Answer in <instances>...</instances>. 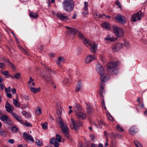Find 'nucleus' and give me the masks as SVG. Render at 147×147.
<instances>
[{"mask_svg":"<svg viewBox=\"0 0 147 147\" xmlns=\"http://www.w3.org/2000/svg\"><path fill=\"white\" fill-rule=\"evenodd\" d=\"M104 15L102 14L100 15V13H96L94 14V16L95 18H98L100 17H102Z\"/></svg>","mask_w":147,"mask_h":147,"instance_id":"nucleus-43","label":"nucleus"},{"mask_svg":"<svg viewBox=\"0 0 147 147\" xmlns=\"http://www.w3.org/2000/svg\"><path fill=\"white\" fill-rule=\"evenodd\" d=\"M29 16L31 18L34 19L37 18L39 16L37 13L34 12H30L29 13Z\"/></svg>","mask_w":147,"mask_h":147,"instance_id":"nucleus-23","label":"nucleus"},{"mask_svg":"<svg viewBox=\"0 0 147 147\" xmlns=\"http://www.w3.org/2000/svg\"><path fill=\"white\" fill-rule=\"evenodd\" d=\"M115 18L117 21L122 24H124L125 22V17L121 15H117L115 16Z\"/></svg>","mask_w":147,"mask_h":147,"instance_id":"nucleus-10","label":"nucleus"},{"mask_svg":"<svg viewBox=\"0 0 147 147\" xmlns=\"http://www.w3.org/2000/svg\"><path fill=\"white\" fill-rule=\"evenodd\" d=\"M22 124L27 127H31L32 126V124L30 123H28L27 121L24 122L23 121V123H22Z\"/></svg>","mask_w":147,"mask_h":147,"instance_id":"nucleus-38","label":"nucleus"},{"mask_svg":"<svg viewBox=\"0 0 147 147\" xmlns=\"http://www.w3.org/2000/svg\"><path fill=\"white\" fill-rule=\"evenodd\" d=\"M7 142L9 143L13 144L14 142V140L13 139H9L8 140Z\"/></svg>","mask_w":147,"mask_h":147,"instance_id":"nucleus-53","label":"nucleus"},{"mask_svg":"<svg viewBox=\"0 0 147 147\" xmlns=\"http://www.w3.org/2000/svg\"><path fill=\"white\" fill-rule=\"evenodd\" d=\"M135 127L133 126L130 128L129 130V134L131 135H134L136 133L135 131Z\"/></svg>","mask_w":147,"mask_h":147,"instance_id":"nucleus-25","label":"nucleus"},{"mask_svg":"<svg viewBox=\"0 0 147 147\" xmlns=\"http://www.w3.org/2000/svg\"><path fill=\"white\" fill-rule=\"evenodd\" d=\"M104 40L105 42L109 41L113 42L115 41V39L113 37H110V35H108L104 38Z\"/></svg>","mask_w":147,"mask_h":147,"instance_id":"nucleus-24","label":"nucleus"},{"mask_svg":"<svg viewBox=\"0 0 147 147\" xmlns=\"http://www.w3.org/2000/svg\"><path fill=\"white\" fill-rule=\"evenodd\" d=\"M116 129L119 131H123V128L119 125H117L116 127Z\"/></svg>","mask_w":147,"mask_h":147,"instance_id":"nucleus-47","label":"nucleus"},{"mask_svg":"<svg viewBox=\"0 0 147 147\" xmlns=\"http://www.w3.org/2000/svg\"><path fill=\"white\" fill-rule=\"evenodd\" d=\"M81 83L80 82H78L76 86V92L80 91L82 89Z\"/></svg>","mask_w":147,"mask_h":147,"instance_id":"nucleus-27","label":"nucleus"},{"mask_svg":"<svg viewBox=\"0 0 147 147\" xmlns=\"http://www.w3.org/2000/svg\"><path fill=\"white\" fill-rule=\"evenodd\" d=\"M13 104L16 107H19L20 106V104L18 101L16 99H13Z\"/></svg>","mask_w":147,"mask_h":147,"instance_id":"nucleus-41","label":"nucleus"},{"mask_svg":"<svg viewBox=\"0 0 147 147\" xmlns=\"http://www.w3.org/2000/svg\"><path fill=\"white\" fill-rule=\"evenodd\" d=\"M7 135V133L6 131L3 130H0V135L3 137H5Z\"/></svg>","mask_w":147,"mask_h":147,"instance_id":"nucleus-36","label":"nucleus"},{"mask_svg":"<svg viewBox=\"0 0 147 147\" xmlns=\"http://www.w3.org/2000/svg\"><path fill=\"white\" fill-rule=\"evenodd\" d=\"M23 137L26 140H29L32 142H34V140L32 136L30 134L24 132L23 134Z\"/></svg>","mask_w":147,"mask_h":147,"instance_id":"nucleus-15","label":"nucleus"},{"mask_svg":"<svg viewBox=\"0 0 147 147\" xmlns=\"http://www.w3.org/2000/svg\"><path fill=\"white\" fill-rule=\"evenodd\" d=\"M105 82H102L101 81L99 84L100 86V96L102 98L103 97V94L105 93V90L104 87V83Z\"/></svg>","mask_w":147,"mask_h":147,"instance_id":"nucleus-13","label":"nucleus"},{"mask_svg":"<svg viewBox=\"0 0 147 147\" xmlns=\"http://www.w3.org/2000/svg\"><path fill=\"white\" fill-rule=\"evenodd\" d=\"M30 89L31 91L34 93H36L40 91V89L39 88H35L32 87H30Z\"/></svg>","mask_w":147,"mask_h":147,"instance_id":"nucleus-29","label":"nucleus"},{"mask_svg":"<svg viewBox=\"0 0 147 147\" xmlns=\"http://www.w3.org/2000/svg\"><path fill=\"white\" fill-rule=\"evenodd\" d=\"M125 45L127 48H128L129 46V44L128 42H126Z\"/></svg>","mask_w":147,"mask_h":147,"instance_id":"nucleus-63","label":"nucleus"},{"mask_svg":"<svg viewBox=\"0 0 147 147\" xmlns=\"http://www.w3.org/2000/svg\"><path fill=\"white\" fill-rule=\"evenodd\" d=\"M21 76V74L20 73H16L14 75L15 78L17 79H18Z\"/></svg>","mask_w":147,"mask_h":147,"instance_id":"nucleus-49","label":"nucleus"},{"mask_svg":"<svg viewBox=\"0 0 147 147\" xmlns=\"http://www.w3.org/2000/svg\"><path fill=\"white\" fill-rule=\"evenodd\" d=\"M78 36L79 38L81 39H82L84 38V36L83 34L80 32H79Z\"/></svg>","mask_w":147,"mask_h":147,"instance_id":"nucleus-48","label":"nucleus"},{"mask_svg":"<svg viewBox=\"0 0 147 147\" xmlns=\"http://www.w3.org/2000/svg\"><path fill=\"white\" fill-rule=\"evenodd\" d=\"M74 5L72 0H64L62 3L63 8L67 12H70L72 11Z\"/></svg>","mask_w":147,"mask_h":147,"instance_id":"nucleus-2","label":"nucleus"},{"mask_svg":"<svg viewBox=\"0 0 147 147\" xmlns=\"http://www.w3.org/2000/svg\"><path fill=\"white\" fill-rule=\"evenodd\" d=\"M41 125L42 127V128L45 129L46 130L47 128V122H45L44 123H42Z\"/></svg>","mask_w":147,"mask_h":147,"instance_id":"nucleus-42","label":"nucleus"},{"mask_svg":"<svg viewBox=\"0 0 147 147\" xmlns=\"http://www.w3.org/2000/svg\"><path fill=\"white\" fill-rule=\"evenodd\" d=\"M16 89L15 88H13L12 89L11 91H12V93H13V94H15L16 92Z\"/></svg>","mask_w":147,"mask_h":147,"instance_id":"nucleus-64","label":"nucleus"},{"mask_svg":"<svg viewBox=\"0 0 147 147\" xmlns=\"http://www.w3.org/2000/svg\"><path fill=\"white\" fill-rule=\"evenodd\" d=\"M96 57L95 55H90L87 56L85 59V61L86 63H88L95 59Z\"/></svg>","mask_w":147,"mask_h":147,"instance_id":"nucleus-17","label":"nucleus"},{"mask_svg":"<svg viewBox=\"0 0 147 147\" xmlns=\"http://www.w3.org/2000/svg\"><path fill=\"white\" fill-rule=\"evenodd\" d=\"M4 86L2 84H0V88L2 90H3L4 89Z\"/></svg>","mask_w":147,"mask_h":147,"instance_id":"nucleus-62","label":"nucleus"},{"mask_svg":"<svg viewBox=\"0 0 147 147\" xmlns=\"http://www.w3.org/2000/svg\"><path fill=\"white\" fill-rule=\"evenodd\" d=\"M30 80L28 82V84H30L32 82H33L34 81V80L32 79L31 77H30L29 78Z\"/></svg>","mask_w":147,"mask_h":147,"instance_id":"nucleus-61","label":"nucleus"},{"mask_svg":"<svg viewBox=\"0 0 147 147\" xmlns=\"http://www.w3.org/2000/svg\"><path fill=\"white\" fill-rule=\"evenodd\" d=\"M107 118H108L111 121H114V119L112 117V116L111 115Z\"/></svg>","mask_w":147,"mask_h":147,"instance_id":"nucleus-57","label":"nucleus"},{"mask_svg":"<svg viewBox=\"0 0 147 147\" xmlns=\"http://www.w3.org/2000/svg\"><path fill=\"white\" fill-rule=\"evenodd\" d=\"M96 71L100 75V80L102 82H106L110 78L109 75L104 74V69L103 66L100 64H98L96 67Z\"/></svg>","mask_w":147,"mask_h":147,"instance_id":"nucleus-1","label":"nucleus"},{"mask_svg":"<svg viewBox=\"0 0 147 147\" xmlns=\"http://www.w3.org/2000/svg\"><path fill=\"white\" fill-rule=\"evenodd\" d=\"M116 3L117 5H118L119 8H121V4L120 2L118 1H116Z\"/></svg>","mask_w":147,"mask_h":147,"instance_id":"nucleus-56","label":"nucleus"},{"mask_svg":"<svg viewBox=\"0 0 147 147\" xmlns=\"http://www.w3.org/2000/svg\"><path fill=\"white\" fill-rule=\"evenodd\" d=\"M56 141L55 138H51L50 140V142L51 144H54L56 142Z\"/></svg>","mask_w":147,"mask_h":147,"instance_id":"nucleus-46","label":"nucleus"},{"mask_svg":"<svg viewBox=\"0 0 147 147\" xmlns=\"http://www.w3.org/2000/svg\"><path fill=\"white\" fill-rule=\"evenodd\" d=\"M118 65L117 62L116 61H112L107 64V71H111V69L116 68Z\"/></svg>","mask_w":147,"mask_h":147,"instance_id":"nucleus-8","label":"nucleus"},{"mask_svg":"<svg viewBox=\"0 0 147 147\" xmlns=\"http://www.w3.org/2000/svg\"><path fill=\"white\" fill-rule=\"evenodd\" d=\"M17 147H27V146L25 144H20Z\"/></svg>","mask_w":147,"mask_h":147,"instance_id":"nucleus-60","label":"nucleus"},{"mask_svg":"<svg viewBox=\"0 0 147 147\" xmlns=\"http://www.w3.org/2000/svg\"><path fill=\"white\" fill-rule=\"evenodd\" d=\"M9 118L8 116L6 115H2L0 117V119L2 121H4V122L7 120Z\"/></svg>","mask_w":147,"mask_h":147,"instance_id":"nucleus-30","label":"nucleus"},{"mask_svg":"<svg viewBox=\"0 0 147 147\" xmlns=\"http://www.w3.org/2000/svg\"><path fill=\"white\" fill-rule=\"evenodd\" d=\"M66 29L68 30L66 34L69 36H71V35H75L77 33L78 31L77 29L66 26Z\"/></svg>","mask_w":147,"mask_h":147,"instance_id":"nucleus-9","label":"nucleus"},{"mask_svg":"<svg viewBox=\"0 0 147 147\" xmlns=\"http://www.w3.org/2000/svg\"><path fill=\"white\" fill-rule=\"evenodd\" d=\"M45 69L49 73V74H46L45 76H43L44 79L48 81H50L51 80L52 77L51 76V75L53 74H55L56 72L53 70L50 69L47 66L45 67Z\"/></svg>","mask_w":147,"mask_h":147,"instance_id":"nucleus-4","label":"nucleus"},{"mask_svg":"<svg viewBox=\"0 0 147 147\" xmlns=\"http://www.w3.org/2000/svg\"><path fill=\"white\" fill-rule=\"evenodd\" d=\"M56 140L58 142H60L61 141V136L60 135L57 134L56 136Z\"/></svg>","mask_w":147,"mask_h":147,"instance_id":"nucleus-40","label":"nucleus"},{"mask_svg":"<svg viewBox=\"0 0 147 147\" xmlns=\"http://www.w3.org/2000/svg\"><path fill=\"white\" fill-rule=\"evenodd\" d=\"M3 74L4 75L5 78H9V75L8 74V72L7 71H5L3 73Z\"/></svg>","mask_w":147,"mask_h":147,"instance_id":"nucleus-50","label":"nucleus"},{"mask_svg":"<svg viewBox=\"0 0 147 147\" xmlns=\"http://www.w3.org/2000/svg\"><path fill=\"white\" fill-rule=\"evenodd\" d=\"M23 98L26 100H28L30 99V98L28 96L24 95Z\"/></svg>","mask_w":147,"mask_h":147,"instance_id":"nucleus-58","label":"nucleus"},{"mask_svg":"<svg viewBox=\"0 0 147 147\" xmlns=\"http://www.w3.org/2000/svg\"><path fill=\"white\" fill-rule=\"evenodd\" d=\"M101 25L102 27L108 30H110L111 28V25L107 22L102 23Z\"/></svg>","mask_w":147,"mask_h":147,"instance_id":"nucleus-21","label":"nucleus"},{"mask_svg":"<svg viewBox=\"0 0 147 147\" xmlns=\"http://www.w3.org/2000/svg\"><path fill=\"white\" fill-rule=\"evenodd\" d=\"M123 47V45L121 43H117L113 45L112 49L113 51L116 52L120 50Z\"/></svg>","mask_w":147,"mask_h":147,"instance_id":"nucleus-11","label":"nucleus"},{"mask_svg":"<svg viewBox=\"0 0 147 147\" xmlns=\"http://www.w3.org/2000/svg\"><path fill=\"white\" fill-rule=\"evenodd\" d=\"M1 61H4V62H6L7 63V62H8V61L9 60L7 59H6L5 58H4L2 57V58H1Z\"/></svg>","mask_w":147,"mask_h":147,"instance_id":"nucleus-54","label":"nucleus"},{"mask_svg":"<svg viewBox=\"0 0 147 147\" xmlns=\"http://www.w3.org/2000/svg\"><path fill=\"white\" fill-rule=\"evenodd\" d=\"M4 123L10 125H13L12 122L11 120L9 118Z\"/></svg>","mask_w":147,"mask_h":147,"instance_id":"nucleus-37","label":"nucleus"},{"mask_svg":"<svg viewBox=\"0 0 147 147\" xmlns=\"http://www.w3.org/2000/svg\"><path fill=\"white\" fill-rule=\"evenodd\" d=\"M36 143L37 146H41L43 145L42 141L38 139L36 140Z\"/></svg>","mask_w":147,"mask_h":147,"instance_id":"nucleus-31","label":"nucleus"},{"mask_svg":"<svg viewBox=\"0 0 147 147\" xmlns=\"http://www.w3.org/2000/svg\"><path fill=\"white\" fill-rule=\"evenodd\" d=\"M104 125V123L103 122V121L101 120L98 122V124L96 125V126L98 128H101L102 126Z\"/></svg>","mask_w":147,"mask_h":147,"instance_id":"nucleus-33","label":"nucleus"},{"mask_svg":"<svg viewBox=\"0 0 147 147\" xmlns=\"http://www.w3.org/2000/svg\"><path fill=\"white\" fill-rule=\"evenodd\" d=\"M134 143L136 147H143L142 145L137 140L134 141Z\"/></svg>","mask_w":147,"mask_h":147,"instance_id":"nucleus-34","label":"nucleus"},{"mask_svg":"<svg viewBox=\"0 0 147 147\" xmlns=\"http://www.w3.org/2000/svg\"><path fill=\"white\" fill-rule=\"evenodd\" d=\"M83 43L87 47L90 45L92 43L89 39L86 38H85L84 39Z\"/></svg>","mask_w":147,"mask_h":147,"instance_id":"nucleus-28","label":"nucleus"},{"mask_svg":"<svg viewBox=\"0 0 147 147\" xmlns=\"http://www.w3.org/2000/svg\"><path fill=\"white\" fill-rule=\"evenodd\" d=\"M56 15L57 17L60 20L62 21H66L69 19L68 16H65L61 13H57Z\"/></svg>","mask_w":147,"mask_h":147,"instance_id":"nucleus-12","label":"nucleus"},{"mask_svg":"<svg viewBox=\"0 0 147 147\" xmlns=\"http://www.w3.org/2000/svg\"><path fill=\"white\" fill-rule=\"evenodd\" d=\"M5 107L7 111L8 112L12 111L13 109L12 108L11 106L10 105L9 103L7 104L5 106Z\"/></svg>","mask_w":147,"mask_h":147,"instance_id":"nucleus-26","label":"nucleus"},{"mask_svg":"<svg viewBox=\"0 0 147 147\" xmlns=\"http://www.w3.org/2000/svg\"><path fill=\"white\" fill-rule=\"evenodd\" d=\"M88 3L86 1L85 2H84V6L83 9V11L82 13L83 14L86 15L88 14Z\"/></svg>","mask_w":147,"mask_h":147,"instance_id":"nucleus-20","label":"nucleus"},{"mask_svg":"<svg viewBox=\"0 0 147 147\" xmlns=\"http://www.w3.org/2000/svg\"><path fill=\"white\" fill-rule=\"evenodd\" d=\"M99 59L103 63H105L106 61V59L105 58V57L102 55H100V56Z\"/></svg>","mask_w":147,"mask_h":147,"instance_id":"nucleus-35","label":"nucleus"},{"mask_svg":"<svg viewBox=\"0 0 147 147\" xmlns=\"http://www.w3.org/2000/svg\"><path fill=\"white\" fill-rule=\"evenodd\" d=\"M90 50L91 53H95L97 50V44L95 42H93L90 45Z\"/></svg>","mask_w":147,"mask_h":147,"instance_id":"nucleus-14","label":"nucleus"},{"mask_svg":"<svg viewBox=\"0 0 147 147\" xmlns=\"http://www.w3.org/2000/svg\"><path fill=\"white\" fill-rule=\"evenodd\" d=\"M113 31L115 35L119 37H122L124 34V31L121 28L114 26L113 28Z\"/></svg>","mask_w":147,"mask_h":147,"instance_id":"nucleus-5","label":"nucleus"},{"mask_svg":"<svg viewBox=\"0 0 147 147\" xmlns=\"http://www.w3.org/2000/svg\"><path fill=\"white\" fill-rule=\"evenodd\" d=\"M11 114L18 121L20 122L21 124L23 123V120L20 116L13 112Z\"/></svg>","mask_w":147,"mask_h":147,"instance_id":"nucleus-18","label":"nucleus"},{"mask_svg":"<svg viewBox=\"0 0 147 147\" xmlns=\"http://www.w3.org/2000/svg\"><path fill=\"white\" fill-rule=\"evenodd\" d=\"M7 63H8V65L10 66L13 69H15V67L13 65V64L10 62V61L9 60L8 61Z\"/></svg>","mask_w":147,"mask_h":147,"instance_id":"nucleus-44","label":"nucleus"},{"mask_svg":"<svg viewBox=\"0 0 147 147\" xmlns=\"http://www.w3.org/2000/svg\"><path fill=\"white\" fill-rule=\"evenodd\" d=\"M86 109L87 113L89 114L92 113L93 112L92 107L90 104H88L87 105Z\"/></svg>","mask_w":147,"mask_h":147,"instance_id":"nucleus-22","label":"nucleus"},{"mask_svg":"<svg viewBox=\"0 0 147 147\" xmlns=\"http://www.w3.org/2000/svg\"><path fill=\"white\" fill-rule=\"evenodd\" d=\"M76 114L78 118L79 119H84L86 117L85 113L82 112H79Z\"/></svg>","mask_w":147,"mask_h":147,"instance_id":"nucleus-19","label":"nucleus"},{"mask_svg":"<svg viewBox=\"0 0 147 147\" xmlns=\"http://www.w3.org/2000/svg\"><path fill=\"white\" fill-rule=\"evenodd\" d=\"M57 120L59 121V123L61 125L63 132L67 137H68L67 135L68 133V129L66 125H65V124L63 123L62 119L60 117H58Z\"/></svg>","mask_w":147,"mask_h":147,"instance_id":"nucleus-3","label":"nucleus"},{"mask_svg":"<svg viewBox=\"0 0 147 147\" xmlns=\"http://www.w3.org/2000/svg\"><path fill=\"white\" fill-rule=\"evenodd\" d=\"M42 113V112L40 109L39 108H37L36 109V114L37 115H39Z\"/></svg>","mask_w":147,"mask_h":147,"instance_id":"nucleus-45","label":"nucleus"},{"mask_svg":"<svg viewBox=\"0 0 147 147\" xmlns=\"http://www.w3.org/2000/svg\"><path fill=\"white\" fill-rule=\"evenodd\" d=\"M69 82V80L68 78L65 79L63 81V83L64 84H68Z\"/></svg>","mask_w":147,"mask_h":147,"instance_id":"nucleus-52","label":"nucleus"},{"mask_svg":"<svg viewBox=\"0 0 147 147\" xmlns=\"http://www.w3.org/2000/svg\"><path fill=\"white\" fill-rule=\"evenodd\" d=\"M74 111L76 114L82 111V108L80 105L76 103L74 106Z\"/></svg>","mask_w":147,"mask_h":147,"instance_id":"nucleus-16","label":"nucleus"},{"mask_svg":"<svg viewBox=\"0 0 147 147\" xmlns=\"http://www.w3.org/2000/svg\"><path fill=\"white\" fill-rule=\"evenodd\" d=\"M108 72L112 75H117L118 73V70L116 68H115L111 69V71H110Z\"/></svg>","mask_w":147,"mask_h":147,"instance_id":"nucleus-32","label":"nucleus"},{"mask_svg":"<svg viewBox=\"0 0 147 147\" xmlns=\"http://www.w3.org/2000/svg\"><path fill=\"white\" fill-rule=\"evenodd\" d=\"M12 131L14 133H16L18 130V128L16 126H13L11 128Z\"/></svg>","mask_w":147,"mask_h":147,"instance_id":"nucleus-39","label":"nucleus"},{"mask_svg":"<svg viewBox=\"0 0 147 147\" xmlns=\"http://www.w3.org/2000/svg\"><path fill=\"white\" fill-rule=\"evenodd\" d=\"M144 13L142 12L141 10H140L137 13L133 14L131 16V20L134 22H135L137 20H140L141 17L144 16Z\"/></svg>","mask_w":147,"mask_h":147,"instance_id":"nucleus-7","label":"nucleus"},{"mask_svg":"<svg viewBox=\"0 0 147 147\" xmlns=\"http://www.w3.org/2000/svg\"><path fill=\"white\" fill-rule=\"evenodd\" d=\"M58 60L59 61L61 62H64V59L63 57H59L58 58Z\"/></svg>","mask_w":147,"mask_h":147,"instance_id":"nucleus-55","label":"nucleus"},{"mask_svg":"<svg viewBox=\"0 0 147 147\" xmlns=\"http://www.w3.org/2000/svg\"><path fill=\"white\" fill-rule=\"evenodd\" d=\"M5 91L6 93H7L9 92H10L11 91V88L9 86L8 88H5Z\"/></svg>","mask_w":147,"mask_h":147,"instance_id":"nucleus-51","label":"nucleus"},{"mask_svg":"<svg viewBox=\"0 0 147 147\" xmlns=\"http://www.w3.org/2000/svg\"><path fill=\"white\" fill-rule=\"evenodd\" d=\"M71 123L72 126V127H71L70 125L71 128L72 129H74L76 131L78 130V127L82 125V122L81 121L77 120L75 121L73 119H71Z\"/></svg>","mask_w":147,"mask_h":147,"instance_id":"nucleus-6","label":"nucleus"},{"mask_svg":"<svg viewBox=\"0 0 147 147\" xmlns=\"http://www.w3.org/2000/svg\"><path fill=\"white\" fill-rule=\"evenodd\" d=\"M7 97L9 98H12V95L11 93H7Z\"/></svg>","mask_w":147,"mask_h":147,"instance_id":"nucleus-59","label":"nucleus"}]
</instances>
